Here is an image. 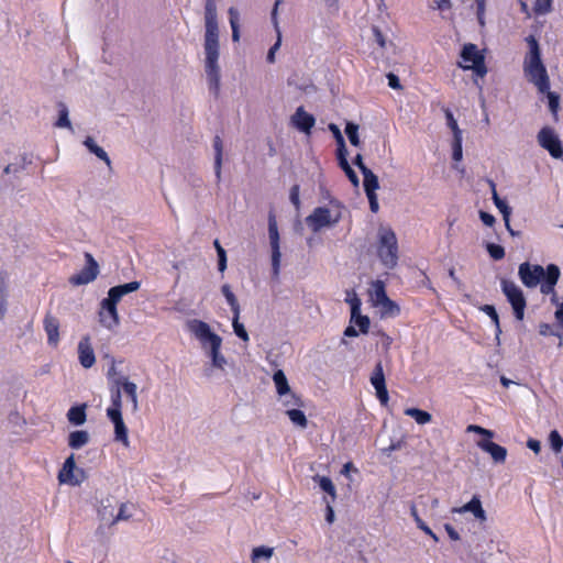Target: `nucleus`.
Wrapping results in <instances>:
<instances>
[{
    "label": "nucleus",
    "mask_w": 563,
    "mask_h": 563,
    "mask_svg": "<svg viewBox=\"0 0 563 563\" xmlns=\"http://www.w3.org/2000/svg\"><path fill=\"white\" fill-rule=\"evenodd\" d=\"M89 442V434L85 430H76L69 433L68 445L71 449H80Z\"/></svg>",
    "instance_id": "nucleus-28"
},
{
    "label": "nucleus",
    "mask_w": 563,
    "mask_h": 563,
    "mask_svg": "<svg viewBox=\"0 0 563 563\" xmlns=\"http://www.w3.org/2000/svg\"><path fill=\"white\" fill-rule=\"evenodd\" d=\"M351 305V322L355 323L362 333H367L369 330V318L367 316L361 314V300L354 296L350 300H347Z\"/></svg>",
    "instance_id": "nucleus-18"
},
{
    "label": "nucleus",
    "mask_w": 563,
    "mask_h": 563,
    "mask_svg": "<svg viewBox=\"0 0 563 563\" xmlns=\"http://www.w3.org/2000/svg\"><path fill=\"white\" fill-rule=\"evenodd\" d=\"M371 384L376 390V396L382 405H387L389 400L388 390L386 387L385 374L382 362H378L371 375Z\"/></svg>",
    "instance_id": "nucleus-13"
},
{
    "label": "nucleus",
    "mask_w": 563,
    "mask_h": 563,
    "mask_svg": "<svg viewBox=\"0 0 563 563\" xmlns=\"http://www.w3.org/2000/svg\"><path fill=\"white\" fill-rule=\"evenodd\" d=\"M405 415L413 418L418 424H426L432 420V416L428 411L418 408H406Z\"/></svg>",
    "instance_id": "nucleus-33"
},
{
    "label": "nucleus",
    "mask_w": 563,
    "mask_h": 563,
    "mask_svg": "<svg viewBox=\"0 0 563 563\" xmlns=\"http://www.w3.org/2000/svg\"><path fill=\"white\" fill-rule=\"evenodd\" d=\"M387 79H388V86L393 89H401V85H400V80L398 78L397 75L393 74V73H389L387 74Z\"/></svg>",
    "instance_id": "nucleus-60"
},
{
    "label": "nucleus",
    "mask_w": 563,
    "mask_h": 563,
    "mask_svg": "<svg viewBox=\"0 0 563 563\" xmlns=\"http://www.w3.org/2000/svg\"><path fill=\"white\" fill-rule=\"evenodd\" d=\"M118 385H121L124 393L128 395L130 400L133 404V409H137V393H136V385L132 382H130L126 377H121L117 380Z\"/></svg>",
    "instance_id": "nucleus-30"
},
{
    "label": "nucleus",
    "mask_w": 563,
    "mask_h": 563,
    "mask_svg": "<svg viewBox=\"0 0 563 563\" xmlns=\"http://www.w3.org/2000/svg\"><path fill=\"white\" fill-rule=\"evenodd\" d=\"M501 290L511 305L516 319L523 320L527 301L522 290L514 282L507 279L501 280Z\"/></svg>",
    "instance_id": "nucleus-7"
},
{
    "label": "nucleus",
    "mask_w": 563,
    "mask_h": 563,
    "mask_svg": "<svg viewBox=\"0 0 563 563\" xmlns=\"http://www.w3.org/2000/svg\"><path fill=\"white\" fill-rule=\"evenodd\" d=\"M312 479L323 492H325L331 497V501L336 499L335 486L330 477L316 475L312 477Z\"/></svg>",
    "instance_id": "nucleus-29"
},
{
    "label": "nucleus",
    "mask_w": 563,
    "mask_h": 563,
    "mask_svg": "<svg viewBox=\"0 0 563 563\" xmlns=\"http://www.w3.org/2000/svg\"><path fill=\"white\" fill-rule=\"evenodd\" d=\"M240 314H233L232 325L234 333L244 342L249 341V334L242 323L239 322Z\"/></svg>",
    "instance_id": "nucleus-48"
},
{
    "label": "nucleus",
    "mask_w": 563,
    "mask_h": 563,
    "mask_svg": "<svg viewBox=\"0 0 563 563\" xmlns=\"http://www.w3.org/2000/svg\"><path fill=\"white\" fill-rule=\"evenodd\" d=\"M287 398L284 400V406L289 408H301L303 407V400L300 396L295 393H290L286 395Z\"/></svg>",
    "instance_id": "nucleus-49"
},
{
    "label": "nucleus",
    "mask_w": 563,
    "mask_h": 563,
    "mask_svg": "<svg viewBox=\"0 0 563 563\" xmlns=\"http://www.w3.org/2000/svg\"><path fill=\"white\" fill-rule=\"evenodd\" d=\"M291 122L298 130L310 133L316 123V119L312 114L306 112L303 107H299L291 117Z\"/></svg>",
    "instance_id": "nucleus-21"
},
{
    "label": "nucleus",
    "mask_w": 563,
    "mask_h": 563,
    "mask_svg": "<svg viewBox=\"0 0 563 563\" xmlns=\"http://www.w3.org/2000/svg\"><path fill=\"white\" fill-rule=\"evenodd\" d=\"M486 250H487L489 256L495 261H500L505 257V250L499 244L487 243Z\"/></svg>",
    "instance_id": "nucleus-46"
},
{
    "label": "nucleus",
    "mask_w": 563,
    "mask_h": 563,
    "mask_svg": "<svg viewBox=\"0 0 563 563\" xmlns=\"http://www.w3.org/2000/svg\"><path fill=\"white\" fill-rule=\"evenodd\" d=\"M539 145L547 150L553 158H561L563 156V147L555 131L550 126H543L538 135Z\"/></svg>",
    "instance_id": "nucleus-8"
},
{
    "label": "nucleus",
    "mask_w": 563,
    "mask_h": 563,
    "mask_svg": "<svg viewBox=\"0 0 563 563\" xmlns=\"http://www.w3.org/2000/svg\"><path fill=\"white\" fill-rule=\"evenodd\" d=\"M490 186H492V190H493L494 203L497 207V209L500 211V213L503 214V218L505 220V224H506L507 230L509 231V233L511 235H515L516 233L511 229L510 223H509V218H510L511 209H510V207L507 205V202L505 200L499 198V196H498V194L496 191V186H495V184L493 181L490 183Z\"/></svg>",
    "instance_id": "nucleus-23"
},
{
    "label": "nucleus",
    "mask_w": 563,
    "mask_h": 563,
    "mask_svg": "<svg viewBox=\"0 0 563 563\" xmlns=\"http://www.w3.org/2000/svg\"><path fill=\"white\" fill-rule=\"evenodd\" d=\"M141 283L133 280L123 285L111 287L108 297L100 301L98 318L100 324L108 329L114 330L120 324V316L118 312V303L123 296L139 290Z\"/></svg>",
    "instance_id": "nucleus-3"
},
{
    "label": "nucleus",
    "mask_w": 563,
    "mask_h": 563,
    "mask_svg": "<svg viewBox=\"0 0 563 563\" xmlns=\"http://www.w3.org/2000/svg\"><path fill=\"white\" fill-rule=\"evenodd\" d=\"M268 236L272 249V267L274 275H278L280 266L279 233L274 212L268 214Z\"/></svg>",
    "instance_id": "nucleus-9"
},
{
    "label": "nucleus",
    "mask_w": 563,
    "mask_h": 563,
    "mask_svg": "<svg viewBox=\"0 0 563 563\" xmlns=\"http://www.w3.org/2000/svg\"><path fill=\"white\" fill-rule=\"evenodd\" d=\"M300 187L299 185H294L290 188L289 192V199L290 202L295 206V208L298 210L300 208V198H299Z\"/></svg>",
    "instance_id": "nucleus-56"
},
{
    "label": "nucleus",
    "mask_w": 563,
    "mask_h": 563,
    "mask_svg": "<svg viewBox=\"0 0 563 563\" xmlns=\"http://www.w3.org/2000/svg\"><path fill=\"white\" fill-rule=\"evenodd\" d=\"M373 286H374V294L373 295H374V298H375L377 303H380V305H383L385 307H388V308H396L397 310H399L397 305L393 300H390L388 298V296L386 294L385 285H384L383 282L377 280V282L374 283Z\"/></svg>",
    "instance_id": "nucleus-24"
},
{
    "label": "nucleus",
    "mask_w": 563,
    "mask_h": 563,
    "mask_svg": "<svg viewBox=\"0 0 563 563\" xmlns=\"http://www.w3.org/2000/svg\"><path fill=\"white\" fill-rule=\"evenodd\" d=\"M213 148H214V172H216L217 179L220 180L223 144H222V140L219 135H216L213 139Z\"/></svg>",
    "instance_id": "nucleus-31"
},
{
    "label": "nucleus",
    "mask_w": 563,
    "mask_h": 563,
    "mask_svg": "<svg viewBox=\"0 0 563 563\" xmlns=\"http://www.w3.org/2000/svg\"><path fill=\"white\" fill-rule=\"evenodd\" d=\"M453 514L472 512L473 516L479 521H486V512L482 507V501L478 495H474L472 499L461 507L452 508Z\"/></svg>",
    "instance_id": "nucleus-19"
},
{
    "label": "nucleus",
    "mask_w": 563,
    "mask_h": 563,
    "mask_svg": "<svg viewBox=\"0 0 563 563\" xmlns=\"http://www.w3.org/2000/svg\"><path fill=\"white\" fill-rule=\"evenodd\" d=\"M107 417L114 426V440L121 442L124 446H129V435L128 428L123 421L122 412L120 411H110L107 413Z\"/></svg>",
    "instance_id": "nucleus-16"
},
{
    "label": "nucleus",
    "mask_w": 563,
    "mask_h": 563,
    "mask_svg": "<svg viewBox=\"0 0 563 563\" xmlns=\"http://www.w3.org/2000/svg\"><path fill=\"white\" fill-rule=\"evenodd\" d=\"M325 503H327V507H325V520L329 522V523H332L334 521V511H333V508H332V503L331 500H327L324 498Z\"/></svg>",
    "instance_id": "nucleus-62"
},
{
    "label": "nucleus",
    "mask_w": 563,
    "mask_h": 563,
    "mask_svg": "<svg viewBox=\"0 0 563 563\" xmlns=\"http://www.w3.org/2000/svg\"><path fill=\"white\" fill-rule=\"evenodd\" d=\"M345 134L347 135V139L350 143L353 146H360L361 141L358 136V125L353 122H347L345 125Z\"/></svg>",
    "instance_id": "nucleus-40"
},
{
    "label": "nucleus",
    "mask_w": 563,
    "mask_h": 563,
    "mask_svg": "<svg viewBox=\"0 0 563 563\" xmlns=\"http://www.w3.org/2000/svg\"><path fill=\"white\" fill-rule=\"evenodd\" d=\"M110 411L122 412V395L119 387L115 390H111V406L107 408V413Z\"/></svg>",
    "instance_id": "nucleus-42"
},
{
    "label": "nucleus",
    "mask_w": 563,
    "mask_h": 563,
    "mask_svg": "<svg viewBox=\"0 0 563 563\" xmlns=\"http://www.w3.org/2000/svg\"><path fill=\"white\" fill-rule=\"evenodd\" d=\"M336 156H338L339 166L343 170H346L347 168L351 167V165L349 164V161H347V150H346L345 145L341 144V148L336 150Z\"/></svg>",
    "instance_id": "nucleus-51"
},
{
    "label": "nucleus",
    "mask_w": 563,
    "mask_h": 563,
    "mask_svg": "<svg viewBox=\"0 0 563 563\" xmlns=\"http://www.w3.org/2000/svg\"><path fill=\"white\" fill-rule=\"evenodd\" d=\"M75 470H76L75 457H74V454H71L65 460L63 467L58 473V481L60 483H66V484H70V485H79L84 479V471L78 470V473L81 475V477L78 478L75 475Z\"/></svg>",
    "instance_id": "nucleus-14"
},
{
    "label": "nucleus",
    "mask_w": 563,
    "mask_h": 563,
    "mask_svg": "<svg viewBox=\"0 0 563 563\" xmlns=\"http://www.w3.org/2000/svg\"><path fill=\"white\" fill-rule=\"evenodd\" d=\"M560 278V269L555 264H550L547 266V273L541 280L540 291L543 295H551L555 292V285Z\"/></svg>",
    "instance_id": "nucleus-20"
},
{
    "label": "nucleus",
    "mask_w": 563,
    "mask_h": 563,
    "mask_svg": "<svg viewBox=\"0 0 563 563\" xmlns=\"http://www.w3.org/2000/svg\"><path fill=\"white\" fill-rule=\"evenodd\" d=\"M368 202H369V209L372 212L376 213L379 209L378 200L376 192L366 194Z\"/></svg>",
    "instance_id": "nucleus-61"
},
{
    "label": "nucleus",
    "mask_w": 563,
    "mask_h": 563,
    "mask_svg": "<svg viewBox=\"0 0 563 563\" xmlns=\"http://www.w3.org/2000/svg\"><path fill=\"white\" fill-rule=\"evenodd\" d=\"M461 58L464 64H460L463 69H472L476 76L484 77L487 74L485 57L473 43L465 44L461 52Z\"/></svg>",
    "instance_id": "nucleus-6"
},
{
    "label": "nucleus",
    "mask_w": 563,
    "mask_h": 563,
    "mask_svg": "<svg viewBox=\"0 0 563 563\" xmlns=\"http://www.w3.org/2000/svg\"><path fill=\"white\" fill-rule=\"evenodd\" d=\"M476 16L481 26H485L486 0H475Z\"/></svg>",
    "instance_id": "nucleus-55"
},
{
    "label": "nucleus",
    "mask_w": 563,
    "mask_h": 563,
    "mask_svg": "<svg viewBox=\"0 0 563 563\" xmlns=\"http://www.w3.org/2000/svg\"><path fill=\"white\" fill-rule=\"evenodd\" d=\"M539 333L543 336L554 335L560 339V345L562 344L563 332H559V327L551 325L549 323L542 322L539 324Z\"/></svg>",
    "instance_id": "nucleus-41"
},
{
    "label": "nucleus",
    "mask_w": 563,
    "mask_h": 563,
    "mask_svg": "<svg viewBox=\"0 0 563 563\" xmlns=\"http://www.w3.org/2000/svg\"><path fill=\"white\" fill-rule=\"evenodd\" d=\"M221 291H222L223 296L225 297L227 302L231 307L233 314H240V305H239V301H238L235 295L231 290L230 285H228V284L222 285Z\"/></svg>",
    "instance_id": "nucleus-36"
},
{
    "label": "nucleus",
    "mask_w": 563,
    "mask_h": 563,
    "mask_svg": "<svg viewBox=\"0 0 563 563\" xmlns=\"http://www.w3.org/2000/svg\"><path fill=\"white\" fill-rule=\"evenodd\" d=\"M479 449L488 453L496 463H504L507 457V449L489 440L477 442Z\"/></svg>",
    "instance_id": "nucleus-22"
},
{
    "label": "nucleus",
    "mask_w": 563,
    "mask_h": 563,
    "mask_svg": "<svg viewBox=\"0 0 563 563\" xmlns=\"http://www.w3.org/2000/svg\"><path fill=\"white\" fill-rule=\"evenodd\" d=\"M377 255L388 268H394L398 262V243L390 228H382L378 232Z\"/></svg>",
    "instance_id": "nucleus-5"
},
{
    "label": "nucleus",
    "mask_w": 563,
    "mask_h": 563,
    "mask_svg": "<svg viewBox=\"0 0 563 563\" xmlns=\"http://www.w3.org/2000/svg\"><path fill=\"white\" fill-rule=\"evenodd\" d=\"M273 553H274L273 548H268V547H264V545L254 548L252 551V562L257 563V561L261 558L271 559Z\"/></svg>",
    "instance_id": "nucleus-43"
},
{
    "label": "nucleus",
    "mask_w": 563,
    "mask_h": 563,
    "mask_svg": "<svg viewBox=\"0 0 563 563\" xmlns=\"http://www.w3.org/2000/svg\"><path fill=\"white\" fill-rule=\"evenodd\" d=\"M452 157L455 162H459L462 159V135H456L453 137L452 143Z\"/></svg>",
    "instance_id": "nucleus-52"
},
{
    "label": "nucleus",
    "mask_w": 563,
    "mask_h": 563,
    "mask_svg": "<svg viewBox=\"0 0 563 563\" xmlns=\"http://www.w3.org/2000/svg\"><path fill=\"white\" fill-rule=\"evenodd\" d=\"M205 53L206 74L209 81V89L216 96L220 89L219 59V27L217 18L216 0H206L205 3Z\"/></svg>",
    "instance_id": "nucleus-2"
},
{
    "label": "nucleus",
    "mask_w": 563,
    "mask_h": 563,
    "mask_svg": "<svg viewBox=\"0 0 563 563\" xmlns=\"http://www.w3.org/2000/svg\"><path fill=\"white\" fill-rule=\"evenodd\" d=\"M230 16V25L232 29V40L238 42L240 40V30H239V12L235 8L229 9Z\"/></svg>",
    "instance_id": "nucleus-39"
},
{
    "label": "nucleus",
    "mask_w": 563,
    "mask_h": 563,
    "mask_svg": "<svg viewBox=\"0 0 563 563\" xmlns=\"http://www.w3.org/2000/svg\"><path fill=\"white\" fill-rule=\"evenodd\" d=\"M78 360L84 368H90L96 363V356L89 335H85L78 343Z\"/></svg>",
    "instance_id": "nucleus-17"
},
{
    "label": "nucleus",
    "mask_w": 563,
    "mask_h": 563,
    "mask_svg": "<svg viewBox=\"0 0 563 563\" xmlns=\"http://www.w3.org/2000/svg\"><path fill=\"white\" fill-rule=\"evenodd\" d=\"M549 442H550V445L552 448V450L555 452V453H559L562 451V448H563V438L561 437V434L559 433V431L556 430H553L550 432V435H549Z\"/></svg>",
    "instance_id": "nucleus-47"
},
{
    "label": "nucleus",
    "mask_w": 563,
    "mask_h": 563,
    "mask_svg": "<svg viewBox=\"0 0 563 563\" xmlns=\"http://www.w3.org/2000/svg\"><path fill=\"white\" fill-rule=\"evenodd\" d=\"M286 415L294 424L302 429L307 428L308 420L305 412L300 410V408H289L286 410Z\"/></svg>",
    "instance_id": "nucleus-32"
},
{
    "label": "nucleus",
    "mask_w": 563,
    "mask_h": 563,
    "mask_svg": "<svg viewBox=\"0 0 563 563\" xmlns=\"http://www.w3.org/2000/svg\"><path fill=\"white\" fill-rule=\"evenodd\" d=\"M529 52L523 58V73L529 82L533 84L540 93H547L549 109L558 121L560 96L550 91V78L545 65L541 59V49L534 35L526 37Z\"/></svg>",
    "instance_id": "nucleus-1"
},
{
    "label": "nucleus",
    "mask_w": 563,
    "mask_h": 563,
    "mask_svg": "<svg viewBox=\"0 0 563 563\" xmlns=\"http://www.w3.org/2000/svg\"><path fill=\"white\" fill-rule=\"evenodd\" d=\"M190 331L195 336L206 346L210 345V357L212 365L218 368H223L227 363L223 355L220 353L222 339L217 333L212 332L210 325L201 320H194L189 324Z\"/></svg>",
    "instance_id": "nucleus-4"
},
{
    "label": "nucleus",
    "mask_w": 563,
    "mask_h": 563,
    "mask_svg": "<svg viewBox=\"0 0 563 563\" xmlns=\"http://www.w3.org/2000/svg\"><path fill=\"white\" fill-rule=\"evenodd\" d=\"M466 431L485 435L488 439H492L494 437V432L493 431H490L488 429H485L483 427L476 426V424H470L467 427Z\"/></svg>",
    "instance_id": "nucleus-57"
},
{
    "label": "nucleus",
    "mask_w": 563,
    "mask_h": 563,
    "mask_svg": "<svg viewBox=\"0 0 563 563\" xmlns=\"http://www.w3.org/2000/svg\"><path fill=\"white\" fill-rule=\"evenodd\" d=\"M340 216L332 218L330 209L325 207L316 208L311 214L306 218L308 227L313 231L318 232L324 227H329L338 223Z\"/></svg>",
    "instance_id": "nucleus-12"
},
{
    "label": "nucleus",
    "mask_w": 563,
    "mask_h": 563,
    "mask_svg": "<svg viewBox=\"0 0 563 563\" xmlns=\"http://www.w3.org/2000/svg\"><path fill=\"white\" fill-rule=\"evenodd\" d=\"M353 164L356 165L358 167V169L361 170V173H365L366 170H368L369 168L364 164L363 162V156L362 154H356V156L354 157L353 159Z\"/></svg>",
    "instance_id": "nucleus-64"
},
{
    "label": "nucleus",
    "mask_w": 563,
    "mask_h": 563,
    "mask_svg": "<svg viewBox=\"0 0 563 563\" xmlns=\"http://www.w3.org/2000/svg\"><path fill=\"white\" fill-rule=\"evenodd\" d=\"M131 508H133L132 504H130V503H122L120 505L118 514L110 521V526H113V525L118 523L119 521H126V520H129L133 516V514L131 511Z\"/></svg>",
    "instance_id": "nucleus-37"
},
{
    "label": "nucleus",
    "mask_w": 563,
    "mask_h": 563,
    "mask_svg": "<svg viewBox=\"0 0 563 563\" xmlns=\"http://www.w3.org/2000/svg\"><path fill=\"white\" fill-rule=\"evenodd\" d=\"M552 0H536L533 10L537 14H545L551 11Z\"/></svg>",
    "instance_id": "nucleus-54"
},
{
    "label": "nucleus",
    "mask_w": 563,
    "mask_h": 563,
    "mask_svg": "<svg viewBox=\"0 0 563 563\" xmlns=\"http://www.w3.org/2000/svg\"><path fill=\"white\" fill-rule=\"evenodd\" d=\"M86 266L69 278L73 286L87 285L93 282L99 274V265L90 253L85 254Z\"/></svg>",
    "instance_id": "nucleus-11"
},
{
    "label": "nucleus",
    "mask_w": 563,
    "mask_h": 563,
    "mask_svg": "<svg viewBox=\"0 0 563 563\" xmlns=\"http://www.w3.org/2000/svg\"><path fill=\"white\" fill-rule=\"evenodd\" d=\"M444 529L449 536V538L453 541H457L460 540V534L459 532L454 529V527L450 523H445L444 525Z\"/></svg>",
    "instance_id": "nucleus-63"
},
{
    "label": "nucleus",
    "mask_w": 563,
    "mask_h": 563,
    "mask_svg": "<svg viewBox=\"0 0 563 563\" xmlns=\"http://www.w3.org/2000/svg\"><path fill=\"white\" fill-rule=\"evenodd\" d=\"M67 418L70 423L81 426L86 422V405L74 406L67 412Z\"/></svg>",
    "instance_id": "nucleus-27"
},
{
    "label": "nucleus",
    "mask_w": 563,
    "mask_h": 563,
    "mask_svg": "<svg viewBox=\"0 0 563 563\" xmlns=\"http://www.w3.org/2000/svg\"><path fill=\"white\" fill-rule=\"evenodd\" d=\"M445 118H446L448 126L453 132V137L456 135H462V131L460 130L457 122L454 119L453 113L451 112L450 109H445Z\"/></svg>",
    "instance_id": "nucleus-53"
},
{
    "label": "nucleus",
    "mask_w": 563,
    "mask_h": 563,
    "mask_svg": "<svg viewBox=\"0 0 563 563\" xmlns=\"http://www.w3.org/2000/svg\"><path fill=\"white\" fill-rule=\"evenodd\" d=\"M417 526L426 534L430 536L435 542L439 541L438 536L430 529V527L421 518H417Z\"/></svg>",
    "instance_id": "nucleus-58"
},
{
    "label": "nucleus",
    "mask_w": 563,
    "mask_h": 563,
    "mask_svg": "<svg viewBox=\"0 0 563 563\" xmlns=\"http://www.w3.org/2000/svg\"><path fill=\"white\" fill-rule=\"evenodd\" d=\"M283 0H276L275 1V4H274V8H273V11H272V21L275 25V29L277 31V41L276 43L269 48L268 53H267V62L268 63H274L275 62V53L276 51L279 48L280 46V42H282V35H280V31L278 29V22H277V9H278V5L280 4Z\"/></svg>",
    "instance_id": "nucleus-25"
},
{
    "label": "nucleus",
    "mask_w": 563,
    "mask_h": 563,
    "mask_svg": "<svg viewBox=\"0 0 563 563\" xmlns=\"http://www.w3.org/2000/svg\"><path fill=\"white\" fill-rule=\"evenodd\" d=\"M85 146L93 153L98 158L104 161L108 165L110 164V158L107 152L96 144L95 140L91 136H87L84 141Z\"/></svg>",
    "instance_id": "nucleus-34"
},
{
    "label": "nucleus",
    "mask_w": 563,
    "mask_h": 563,
    "mask_svg": "<svg viewBox=\"0 0 563 563\" xmlns=\"http://www.w3.org/2000/svg\"><path fill=\"white\" fill-rule=\"evenodd\" d=\"M273 380L276 387V391L279 396H286L287 394L292 393L290 390L287 377L282 369H278L274 373Z\"/></svg>",
    "instance_id": "nucleus-26"
},
{
    "label": "nucleus",
    "mask_w": 563,
    "mask_h": 563,
    "mask_svg": "<svg viewBox=\"0 0 563 563\" xmlns=\"http://www.w3.org/2000/svg\"><path fill=\"white\" fill-rule=\"evenodd\" d=\"M481 310L483 312H485L490 318L492 322L495 325L496 338L498 339L501 333V328H500L499 317H498V313H497L495 307L493 305H484L481 308Z\"/></svg>",
    "instance_id": "nucleus-38"
},
{
    "label": "nucleus",
    "mask_w": 563,
    "mask_h": 563,
    "mask_svg": "<svg viewBox=\"0 0 563 563\" xmlns=\"http://www.w3.org/2000/svg\"><path fill=\"white\" fill-rule=\"evenodd\" d=\"M57 128L71 129V123L68 118V109L64 103H59V115L55 123Z\"/></svg>",
    "instance_id": "nucleus-44"
},
{
    "label": "nucleus",
    "mask_w": 563,
    "mask_h": 563,
    "mask_svg": "<svg viewBox=\"0 0 563 563\" xmlns=\"http://www.w3.org/2000/svg\"><path fill=\"white\" fill-rule=\"evenodd\" d=\"M108 505H103V500L101 501V507L98 509V516L101 520L113 519V506L110 503V499L107 498Z\"/></svg>",
    "instance_id": "nucleus-50"
},
{
    "label": "nucleus",
    "mask_w": 563,
    "mask_h": 563,
    "mask_svg": "<svg viewBox=\"0 0 563 563\" xmlns=\"http://www.w3.org/2000/svg\"><path fill=\"white\" fill-rule=\"evenodd\" d=\"M363 177H364L363 186H364L365 192L366 194L375 192L376 189H378V187H379L377 176L371 169H368L365 173H363Z\"/></svg>",
    "instance_id": "nucleus-35"
},
{
    "label": "nucleus",
    "mask_w": 563,
    "mask_h": 563,
    "mask_svg": "<svg viewBox=\"0 0 563 563\" xmlns=\"http://www.w3.org/2000/svg\"><path fill=\"white\" fill-rule=\"evenodd\" d=\"M479 218H481L482 222L487 227H493L496 222L495 217L485 211L479 212Z\"/></svg>",
    "instance_id": "nucleus-59"
},
{
    "label": "nucleus",
    "mask_w": 563,
    "mask_h": 563,
    "mask_svg": "<svg viewBox=\"0 0 563 563\" xmlns=\"http://www.w3.org/2000/svg\"><path fill=\"white\" fill-rule=\"evenodd\" d=\"M545 273L547 269H544L541 265H532L528 262L521 263L518 269V275L521 283L528 288L538 286L543 279Z\"/></svg>",
    "instance_id": "nucleus-10"
},
{
    "label": "nucleus",
    "mask_w": 563,
    "mask_h": 563,
    "mask_svg": "<svg viewBox=\"0 0 563 563\" xmlns=\"http://www.w3.org/2000/svg\"><path fill=\"white\" fill-rule=\"evenodd\" d=\"M44 331L47 335V344L52 347H57L59 344V320L47 312L43 320Z\"/></svg>",
    "instance_id": "nucleus-15"
},
{
    "label": "nucleus",
    "mask_w": 563,
    "mask_h": 563,
    "mask_svg": "<svg viewBox=\"0 0 563 563\" xmlns=\"http://www.w3.org/2000/svg\"><path fill=\"white\" fill-rule=\"evenodd\" d=\"M213 245L218 254V268L223 273L227 268V253L218 240H214Z\"/></svg>",
    "instance_id": "nucleus-45"
}]
</instances>
